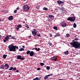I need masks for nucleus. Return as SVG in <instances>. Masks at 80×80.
Instances as JSON below:
<instances>
[{
    "instance_id": "nucleus-49",
    "label": "nucleus",
    "mask_w": 80,
    "mask_h": 80,
    "mask_svg": "<svg viewBox=\"0 0 80 80\" xmlns=\"http://www.w3.org/2000/svg\"><path fill=\"white\" fill-rule=\"evenodd\" d=\"M35 48V50H36V51H37V50H38L37 48Z\"/></svg>"
},
{
    "instance_id": "nucleus-61",
    "label": "nucleus",
    "mask_w": 80,
    "mask_h": 80,
    "mask_svg": "<svg viewBox=\"0 0 80 80\" xmlns=\"http://www.w3.org/2000/svg\"><path fill=\"white\" fill-rule=\"evenodd\" d=\"M51 11H52V12L53 10H51Z\"/></svg>"
},
{
    "instance_id": "nucleus-54",
    "label": "nucleus",
    "mask_w": 80,
    "mask_h": 80,
    "mask_svg": "<svg viewBox=\"0 0 80 80\" xmlns=\"http://www.w3.org/2000/svg\"><path fill=\"white\" fill-rule=\"evenodd\" d=\"M8 77H11V76H10V75H9L8 76Z\"/></svg>"
},
{
    "instance_id": "nucleus-60",
    "label": "nucleus",
    "mask_w": 80,
    "mask_h": 80,
    "mask_svg": "<svg viewBox=\"0 0 80 80\" xmlns=\"http://www.w3.org/2000/svg\"><path fill=\"white\" fill-rule=\"evenodd\" d=\"M23 23H25V21H24V22H23Z\"/></svg>"
},
{
    "instance_id": "nucleus-21",
    "label": "nucleus",
    "mask_w": 80,
    "mask_h": 80,
    "mask_svg": "<svg viewBox=\"0 0 80 80\" xmlns=\"http://www.w3.org/2000/svg\"><path fill=\"white\" fill-rule=\"evenodd\" d=\"M26 53H27V55H28V54H29V55H30V51H29V50Z\"/></svg>"
},
{
    "instance_id": "nucleus-10",
    "label": "nucleus",
    "mask_w": 80,
    "mask_h": 80,
    "mask_svg": "<svg viewBox=\"0 0 80 80\" xmlns=\"http://www.w3.org/2000/svg\"><path fill=\"white\" fill-rule=\"evenodd\" d=\"M57 3H58L59 5L63 4V2L60 0L58 1Z\"/></svg>"
},
{
    "instance_id": "nucleus-63",
    "label": "nucleus",
    "mask_w": 80,
    "mask_h": 80,
    "mask_svg": "<svg viewBox=\"0 0 80 80\" xmlns=\"http://www.w3.org/2000/svg\"><path fill=\"white\" fill-rule=\"evenodd\" d=\"M3 20H4V19H3L2 20V21H3Z\"/></svg>"
},
{
    "instance_id": "nucleus-39",
    "label": "nucleus",
    "mask_w": 80,
    "mask_h": 80,
    "mask_svg": "<svg viewBox=\"0 0 80 80\" xmlns=\"http://www.w3.org/2000/svg\"><path fill=\"white\" fill-rule=\"evenodd\" d=\"M3 40L4 42H6L7 41V40H6V39H3Z\"/></svg>"
},
{
    "instance_id": "nucleus-57",
    "label": "nucleus",
    "mask_w": 80,
    "mask_h": 80,
    "mask_svg": "<svg viewBox=\"0 0 80 80\" xmlns=\"http://www.w3.org/2000/svg\"><path fill=\"white\" fill-rule=\"evenodd\" d=\"M39 78H42V77H39Z\"/></svg>"
},
{
    "instance_id": "nucleus-47",
    "label": "nucleus",
    "mask_w": 80,
    "mask_h": 80,
    "mask_svg": "<svg viewBox=\"0 0 80 80\" xmlns=\"http://www.w3.org/2000/svg\"><path fill=\"white\" fill-rule=\"evenodd\" d=\"M50 37H52V33H51L50 34Z\"/></svg>"
},
{
    "instance_id": "nucleus-17",
    "label": "nucleus",
    "mask_w": 80,
    "mask_h": 80,
    "mask_svg": "<svg viewBox=\"0 0 80 80\" xmlns=\"http://www.w3.org/2000/svg\"><path fill=\"white\" fill-rule=\"evenodd\" d=\"M68 53H69V52L68 51H66L64 52V54L65 55H67V54H68Z\"/></svg>"
},
{
    "instance_id": "nucleus-55",
    "label": "nucleus",
    "mask_w": 80,
    "mask_h": 80,
    "mask_svg": "<svg viewBox=\"0 0 80 80\" xmlns=\"http://www.w3.org/2000/svg\"><path fill=\"white\" fill-rule=\"evenodd\" d=\"M58 80H63V79H59Z\"/></svg>"
},
{
    "instance_id": "nucleus-8",
    "label": "nucleus",
    "mask_w": 80,
    "mask_h": 80,
    "mask_svg": "<svg viewBox=\"0 0 80 80\" xmlns=\"http://www.w3.org/2000/svg\"><path fill=\"white\" fill-rule=\"evenodd\" d=\"M4 67H5V70H7L9 67V65L8 63H6L4 65Z\"/></svg>"
},
{
    "instance_id": "nucleus-40",
    "label": "nucleus",
    "mask_w": 80,
    "mask_h": 80,
    "mask_svg": "<svg viewBox=\"0 0 80 80\" xmlns=\"http://www.w3.org/2000/svg\"><path fill=\"white\" fill-rule=\"evenodd\" d=\"M75 40H76V41H77V40L78 41V38H76L75 39Z\"/></svg>"
},
{
    "instance_id": "nucleus-23",
    "label": "nucleus",
    "mask_w": 80,
    "mask_h": 80,
    "mask_svg": "<svg viewBox=\"0 0 80 80\" xmlns=\"http://www.w3.org/2000/svg\"><path fill=\"white\" fill-rule=\"evenodd\" d=\"M48 77L47 75H46V76L44 77V80H47V79H48Z\"/></svg>"
},
{
    "instance_id": "nucleus-34",
    "label": "nucleus",
    "mask_w": 80,
    "mask_h": 80,
    "mask_svg": "<svg viewBox=\"0 0 80 80\" xmlns=\"http://www.w3.org/2000/svg\"><path fill=\"white\" fill-rule=\"evenodd\" d=\"M37 35L38 36V37H42V36H41V34H37Z\"/></svg>"
},
{
    "instance_id": "nucleus-12",
    "label": "nucleus",
    "mask_w": 80,
    "mask_h": 80,
    "mask_svg": "<svg viewBox=\"0 0 80 80\" xmlns=\"http://www.w3.org/2000/svg\"><path fill=\"white\" fill-rule=\"evenodd\" d=\"M13 19V16H10L8 18V20H12Z\"/></svg>"
},
{
    "instance_id": "nucleus-41",
    "label": "nucleus",
    "mask_w": 80,
    "mask_h": 80,
    "mask_svg": "<svg viewBox=\"0 0 80 80\" xmlns=\"http://www.w3.org/2000/svg\"><path fill=\"white\" fill-rule=\"evenodd\" d=\"M16 28L17 30H20V29H19V28L17 27V28Z\"/></svg>"
},
{
    "instance_id": "nucleus-2",
    "label": "nucleus",
    "mask_w": 80,
    "mask_h": 80,
    "mask_svg": "<svg viewBox=\"0 0 80 80\" xmlns=\"http://www.w3.org/2000/svg\"><path fill=\"white\" fill-rule=\"evenodd\" d=\"M8 48L9 49V51L10 52H16L17 50L18 49V47L17 46H14L13 44H11L9 46Z\"/></svg>"
},
{
    "instance_id": "nucleus-53",
    "label": "nucleus",
    "mask_w": 80,
    "mask_h": 80,
    "mask_svg": "<svg viewBox=\"0 0 80 80\" xmlns=\"http://www.w3.org/2000/svg\"><path fill=\"white\" fill-rule=\"evenodd\" d=\"M22 48H24L25 47V46H22Z\"/></svg>"
},
{
    "instance_id": "nucleus-25",
    "label": "nucleus",
    "mask_w": 80,
    "mask_h": 80,
    "mask_svg": "<svg viewBox=\"0 0 80 80\" xmlns=\"http://www.w3.org/2000/svg\"><path fill=\"white\" fill-rule=\"evenodd\" d=\"M40 79L38 78V77H36V78L33 79V80H39Z\"/></svg>"
},
{
    "instance_id": "nucleus-51",
    "label": "nucleus",
    "mask_w": 80,
    "mask_h": 80,
    "mask_svg": "<svg viewBox=\"0 0 80 80\" xmlns=\"http://www.w3.org/2000/svg\"><path fill=\"white\" fill-rule=\"evenodd\" d=\"M5 12H6V13H8V11H5Z\"/></svg>"
},
{
    "instance_id": "nucleus-37",
    "label": "nucleus",
    "mask_w": 80,
    "mask_h": 80,
    "mask_svg": "<svg viewBox=\"0 0 80 80\" xmlns=\"http://www.w3.org/2000/svg\"><path fill=\"white\" fill-rule=\"evenodd\" d=\"M39 8H40V6H37L36 7V8H37V9H39Z\"/></svg>"
},
{
    "instance_id": "nucleus-5",
    "label": "nucleus",
    "mask_w": 80,
    "mask_h": 80,
    "mask_svg": "<svg viewBox=\"0 0 80 80\" xmlns=\"http://www.w3.org/2000/svg\"><path fill=\"white\" fill-rule=\"evenodd\" d=\"M33 31L32 32V34L33 35L34 37H36L37 35V32H36V29H33Z\"/></svg>"
},
{
    "instance_id": "nucleus-33",
    "label": "nucleus",
    "mask_w": 80,
    "mask_h": 80,
    "mask_svg": "<svg viewBox=\"0 0 80 80\" xmlns=\"http://www.w3.org/2000/svg\"><path fill=\"white\" fill-rule=\"evenodd\" d=\"M46 68L48 70H50V67L49 66H47Z\"/></svg>"
},
{
    "instance_id": "nucleus-46",
    "label": "nucleus",
    "mask_w": 80,
    "mask_h": 80,
    "mask_svg": "<svg viewBox=\"0 0 80 80\" xmlns=\"http://www.w3.org/2000/svg\"><path fill=\"white\" fill-rule=\"evenodd\" d=\"M3 13H6V12H5V11H3Z\"/></svg>"
},
{
    "instance_id": "nucleus-44",
    "label": "nucleus",
    "mask_w": 80,
    "mask_h": 80,
    "mask_svg": "<svg viewBox=\"0 0 80 80\" xmlns=\"http://www.w3.org/2000/svg\"><path fill=\"white\" fill-rule=\"evenodd\" d=\"M40 48H38L37 51H40Z\"/></svg>"
},
{
    "instance_id": "nucleus-15",
    "label": "nucleus",
    "mask_w": 80,
    "mask_h": 80,
    "mask_svg": "<svg viewBox=\"0 0 80 80\" xmlns=\"http://www.w3.org/2000/svg\"><path fill=\"white\" fill-rule=\"evenodd\" d=\"M12 38H10V39H14V40H16L17 39V38L13 36H11Z\"/></svg>"
},
{
    "instance_id": "nucleus-56",
    "label": "nucleus",
    "mask_w": 80,
    "mask_h": 80,
    "mask_svg": "<svg viewBox=\"0 0 80 80\" xmlns=\"http://www.w3.org/2000/svg\"><path fill=\"white\" fill-rule=\"evenodd\" d=\"M69 63H72V62H69Z\"/></svg>"
},
{
    "instance_id": "nucleus-19",
    "label": "nucleus",
    "mask_w": 80,
    "mask_h": 80,
    "mask_svg": "<svg viewBox=\"0 0 80 80\" xmlns=\"http://www.w3.org/2000/svg\"><path fill=\"white\" fill-rule=\"evenodd\" d=\"M25 49L24 48H21L19 49V51H23Z\"/></svg>"
},
{
    "instance_id": "nucleus-26",
    "label": "nucleus",
    "mask_w": 80,
    "mask_h": 80,
    "mask_svg": "<svg viewBox=\"0 0 80 80\" xmlns=\"http://www.w3.org/2000/svg\"><path fill=\"white\" fill-rule=\"evenodd\" d=\"M22 25L19 24V25H18L17 26V27H18V28H21V27H22Z\"/></svg>"
},
{
    "instance_id": "nucleus-50",
    "label": "nucleus",
    "mask_w": 80,
    "mask_h": 80,
    "mask_svg": "<svg viewBox=\"0 0 80 80\" xmlns=\"http://www.w3.org/2000/svg\"><path fill=\"white\" fill-rule=\"evenodd\" d=\"M61 10H63V8H61Z\"/></svg>"
},
{
    "instance_id": "nucleus-43",
    "label": "nucleus",
    "mask_w": 80,
    "mask_h": 80,
    "mask_svg": "<svg viewBox=\"0 0 80 80\" xmlns=\"http://www.w3.org/2000/svg\"><path fill=\"white\" fill-rule=\"evenodd\" d=\"M19 9H20V8H19V7H18L16 8V10H19Z\"/></svg>"
},
{
    "instance_id": "nucleus-1",
    "label": "nucleus",
    "mask_w": 80,
    "mask_h": 80,
    "mask_svg": "<svg viewBox=\"0 0 80 80\" xmlns=\"http://www.w3.org/2000/svg\"><path fill=\"white\" fill-rule=\"evenodd\" d=\"M75 39H74L72 41L73 42H70V43L71 45H72L73 47L75 48H77L78 49L80 48V43L78 42L74 41Z\"/></svg>"
},
{
    "instance_id": "nucleus-58",
    "label": "nucleus",
    "mask_w": 80,
    "mask_h": 80,
    "mask_svg": "<svg viewBox=\"0 0 80 80\" xmlns=\"http://www.w3.org/2000/svg\"><path fill=\"white\" fill-rule=\"evenodd\" d=\"M54 10H57V8H56Z\"/></svg>"
},
{
    "instance_id": "nucleus-14",
    "label": "nucleus",
    "mask_w": 80,
    "mask_h": 80,
    "mask_svg": "<svg viewBox=\"0 0 80 80\" xmlns=\"http://www.w3.org/2000/svg\"><path fill=\"white\" fill-rule=\"evenodd\" d=\"M4 68H5V65H1L0 69H4Z\"/></svg>"
},
{
    "instance_id": "nucleus-9",
    "label": "nucleus",
    "mask_w": 80,
    "mask_h": 80,
    "mask_svg": "<svg viewBox=\"0 0 80 80\" xmlns=\"http://www.w3.org/2000/svg\"><path fill=\"white\" fill-rule=\"evenodd\" d=\"M61 24V26L63 27H66V25H67V24L65 22H62Z\"/></svg>"
},
{
    "instance_id": "nucleus-64",
    "label": "nucleus",
    "mask_w": 80,
    "mask_h": 80,
    "mask_svg": "<svg viewBox=\"0 0 80 80\" xmlns=\"http://www.w3.org/2000/svg\"><path fill=\"white\" fill-rule=\"evenodd\" d=\"M79 76H80V74H79Z\"/></svg>"
},
{
    "instance_id": "nucleus-48",
    "label": "nucleus",
    "mask_w": 80,
    "mask_h": 80,
    "mask_svg": "<svg viewBox=\"0 0 80 80\" xmlns=\"http://www.w3.org/2000/svg\"><path fill=\"white\" fill-rule=\"evenodd\" d=\"M31 36H28V38H31Z\"/></svg>"
},
{
    "instance_id": "nucleus-16",
    "label": "nucleus",
    "mask_w": 80,
    "mask_h": 80,
    "mask_svg": "<svg viewBox=\"0 0 80 80\" xmlns=\"http://www.w3.org/2000/svg\"><path fill=\"white\" fill-rule=\"evenodd\" d=\"M48 17L49 18H54V16L51 15H48Z\"/></svg>"
},
{
    "instance_id": "nucleus-29",
    "label": "nucleus",
    "mask_w": 80,
    "mask_h": 80,
    "mask_svg": "<svg viewBox=\"0 0 80 80\" xmlns=\"http://www.w3.org/2000/svg\"><path fill=\"white\" fill-rule=\"evenodd\" d=\"M52 75H53V74H49L48 75H46V76H47L48 77H50V76H52Z\"/></svg>"
},
{
    "instance_id": "nucleus-45",
    "label": "nucleus",
    "mask_w": 80,
    "mask_h": 80,
    "mask_svg": "<svg viewBox=\"0 0 80 80\" xmlns=\"http://www.w3.org/2000/svg\"><path fill=\"white\" fill-rule=\"evenodd\" d=\"M16 72H17V73H18V72H19V71H18V70H16Z\"/></svg>"
},
{
    "instance_id": "nucleus-30",
    "label": "nucleus",
    "mask_w": 80,
    "mask_h": 80,
    "mask_svg": "<svg viewBox=\"0 0 80 80\" xmlns=\"http://www.w3.org/2000/svg\"><path fill=\"white\" fill-rule=\"evenodd\" d=\"M57 28H58L56 26H54L53 27V29H54V30H57Z\"/></svg>"
},
{
    "instance_id": "nucleus-11",
    "label": "nucleus",
    "mask_w": 80,
    "mask_h": 80,
    "mask_svg": "<svg viewBox=\"0 0 80 80\" xmlns=\"http://www.w3.org/2000/svg\"><path fill=\"white\" fill-rule=\"evenodd\" d=\"M35 54L34 53V52L33 51H31L30 52V53L29 55L31 56V57H33V55H34Z\"/></svg>"
},
{
    "instance_id": "nucleus-3",
    "label": "nucleus",
    "mask_w": 80,
    "mask_h": 80,
    "mask_svg": "<svg viewBox=\"0 0 80 80\" xmlns=\"http://www.w3.org/2000/svg\"><path fill=\"white\" fill-rule=\"evenodd\" d=\"M23 9L24 11L27 12V11H28V10H29V9H30V7H29V6L28 5L26 4L23 7Z\"/></svg>"
},
{
    "instance_id": "nucleus-27",
    "label": "nucleus",
    "mask_w": 80,
    "mask_h": 80,
    "mask_svg": "<svg viewBox=\"0 0 80 80\" xmlns=\"http://www.w3.org/2000/svg\"><path fill=\"white\" fill-rule=\"evenodd\" d=\"M13 67H10V68L9 69V70H10V71L12 70H13Z\"/></svg>"
},
{
    "instance_id": "nucleus-59",
    "label": "nucleus",
    "mask_w": 80,
    "mask_h": 80,
    "mask_svg": "<svg viewBox=\"0 0 80 80\" xmlns=\"http://www.w3.org/2000/svg\"><path fill=\"white\" fill-rule=\"evenodd\" d=\"M35 48H34V49H33V48H32V50H35Z\"/></svg>"
},
{
    "instance_id": "nucleus-24",
    "label": "nucleus",
    "mask_w": 80,
    "mask_h": 80,
    "mask_svg": "<svg viewBox=\"0 0 80 80\" xmlns=\"http://www.w3.org/2000/svg\"><path fill=\"white\" fill-rule=\"evenodd\" d=\"M43 10H48V8H47L44 7L43 8Z\"/></svg>"
},
{
    "instance_id": "nucleus-13",
    "label": "nucleus",
    "mask_w": 80,
    "mask_h": 80,
    "mask_svg": "<svg viewBox=\"0 0 80 80\" xmlns=\"http://www.w3.org/2000/svg\"><path fill=\"white\" fill-rule=\"evenodd\" d=\"M59 36H60V34L59 33H56V34L54 36V38H55L56 37H59Z\"/></svg>"
},
{
    "instance_id": "nucleus-22",
    "label": "nucleus",
    "mask_w": 80,
    "mask_h": 80,
    "mask_svg": "<svg viewBox=\"0 0 80 80\" xmlns=\"http://www.w3.org/2000/svg\"><path fill=\"white\" fill-rule=\"evenodd\" d=\"M53 59L54 60L55 62H56L57 61V57H56L53 58Z\"/></svg>"
},
{
    "instance_id": "nucleus-31",
    "label": "nucleus",
    "mask_w": 80,
    "mask_h": 80,
    "mask_svg": "<svg viewBox=\"0 0 80 80\" xmlns=\"http://www.w3.org/2000/svg\"><path fill=\"white\" fill-rule=\"evenodd\" d=\"M40 64L41 65V66H43L44 65H45V64H44V63H40Z\"/></svg>"
},
{
    "instance_id": "nucleus-35",
    "label": "nucleus",
    "mask_w": 80,
    "mask_h": 80,
    "mask_svg": "<svg viewBox=\"0 0 80 80\" xmlns=\"http://www.w3.org/2000/svg\"><path fill=\"white\" fill-rule=\"evenodd\" d=\"M48 45H50V46H52V43H50V42H49L48 43Z\"/></svg>"
},
{
    "instance_id": "nucleus-20",
    "label": "nucleus",
    "mask_w": 80,
    "mask_h": 80,
    "mask_svg": "<svg viewBox=\"0 0 80 80\" xmlns=\"http://www.w3.org/2000/svg\"><path fill=\"white\" fill-rule=\"evenodd\" d=\"M73 27L74 28H76L77 27V24L75 23V22H74L73 25Z\"/></svg>"
},
{
    "instance_id": "nucleus-6",
    "label": "nucleus",
    "mask_w": 80,
    "mask_h": 80,
    "mask_svg": "<svg viewBox=\"0 0 80 80\" xmlns=\"http://www.w3.org/2000/svg\"><path fill=\"white\" fill-rule=\"evenodd\" d=\"M17 58L18 60H25V58H24L22 57L20 55H18Z\"/></svg>"
},
{
    "instance_id": "nucleus-38",
    "label": "nucleus",
    "mask_w": 80,
    "mask_h": 80,
    "mask_svg": "<svg viewBox=\"0 0 80 80\" xmlns=\"http://www.w3.org/2000/svg\"><path fill=\"white\" fill-rule=\"evenodd\" d=\"M41 68H37V70H40Z\"/></svg>"
},
{
    "instance_id": "nucleus-18",
    "label": "nucleus",
    "mask_w": 80,
    "mask_h": 80,
    "mask_svg": "<svg viewBox=\"0 0 80 80\" xmlns=\"http://www.w3.org/2000/svg\"><path fill=\"white\" fill-rule=\"evenodd\" d=\"M7 57V55L6 54H4L3 55V58H4V59H5L6 58V57Z\"/></svg>"
},
{
    "instance_id": "nucleus-36",
    "label": "nucleus",
    "mask_w": 80,
    "mask_h": 80,
    "mask_svg": "<svg viewBox=\"0 0 80 80\" xmlns=\"http://www.w3.org/2000/svg\"><path fill=\"white\" fill-rule=\"evenodd\" d=\"M17 11L16 10H15L14 12V13H17Z\"/></svg>"
},
{
    "instance_id": "nucleus-52",
    "label": "nucleus",
    "mask_w": 80,
    "mask_h": 80,
    "mask_svg": "<svg viewBox=\"0 0 80 80\" xmlns=\"http://www.w3.org/2000/svg\"><path fill=\"white\" fill-rule=\"evenodd\" d=\"M51 60H54V59H53V58H51Z\"/></svg>"
},
{
    "instance_id": "nucleus-7",
    "label": "nucleus",
    "mask_w": 80,
    "mask_h": 80,
    "mask_svg": "<svg viewBox=\"0 0 80 80\" xmlns=\"http://www.w3.org/2000/svg\"><path fill=\"white\" fill-rule=\"evenodd\" d=\"M12 37V35H7L6 36V37L4 38V39L5 40H6L7 41H8L9 40H10V38L9 37Z\"/></svg>"
},
{
    "instance_id": "nucleus-32",
    "label": "nucleus",
    "mask_w": 80,
    "mask_h": 80,
    "mask_svg": "<svg viewBox=\"0 0 80 80\" xmlns=\"http://www.w3.org/2000/svg\"><path fill=\"white\" fill-rule=\"evenodd\" d=\"M70 37V34H67L66 37L67 38L68 37Z\"/></svg>"
},
{
    "instance_id": "nucleus-62",
    "label": "nucleus",
    "mask_w": 80,
    "mask_h": 80,
    "mask_svg": "<svg viewBox=\"0 0 80 80\" xmlns=\"http://www.w3.org/2000/svg\"><path fill=\"white\" fill-rule=\"evenodd\" d=\"M56 10H54V12H55V11H56Z\"/></svg>"
},
{
    "instance_id": "nucleus-4",
    "label": "nucleus",
    "mask_w": 80,
    "mask_h": 80,
    "mask_svg": "<svg viewBox=\"0 0 80 80\" xmlns=\"http://www.w3.org/2000/svg\"><path fill=\"white\" fill-rule=\"evenodd\" d=\"M67 20L70 21V22H74L75 20V16L68 17L67 19Z\"/></svg>"
},
{
    "instance_id": "nucleus-42",
    "label": "nucleus",
    "mask_w": 80,
    "mask_h": 80,
    "mask_svg": "<svg viewBox=\"0 0 80 80\" xmlns=\"http://www.w3.org/2000/svg\"><path fill=\"white\" fill-rule=\"evenodd\" d=\"M16 69H17V68H13V70H16Z\"/></svg>"
},
{
    "instance_id": "nucleus-28",
    "label": "nucleus",
    "mask_w": 80,
    "mask_h": 80,
    "mask_svg": "<svg viewBox=\"0 0 80 80\" xmlns=\"http://www.w3.org/2000/svg\"><path fill=\"white\" fill-rule=\"evenodd\" d=\"M25 26L26 27H27V28H30V27L28 26V25L27 24H26Z\"/></svg>"
}]
</instances>
